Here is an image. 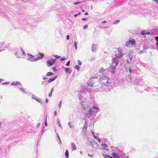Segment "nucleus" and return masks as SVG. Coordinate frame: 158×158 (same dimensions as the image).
Wrapping results in <instances>:
<instances>
[{"mask_svg": "<svg viewBox=\"0 0 158 158\" xmlns=\"http://www.w3.org/2000/svg\"><path fill=\"white\" fill-rule=\"evenodd\" d=\"M62 104V101H61L60 102H59V107L60 109L61 107V106Z\"/></svg>", "mask_w": 158, "mask_h": 158, "instance_id": "45", "label": "nucleus"}, {"mask_svg": "<svg viewBox=\"0 0 158 158\" xmlns=\"http://www.w3.org/2000/svg\"><path fill=\"white\" fill-rule=\"evenodd\" d=\"M143 47L144 48L143 49H147L148 48V46H143Z\"/></svg>", "mask_w": 158, "mask_h": 158, "instance_id": "62", "label": "nucleus"}, {"mask_svg": "<svg viewBox=\"0 0 158 158\" xmlns=\"http://www.w3.org/2000/svg\"><path fill=\"white\" fill-rule=\"evenodd\" d=\"M106 69L103 68L102 67L99 70V72L100 73H102L103 72L105 71Z\"/></svg>", "mask_w": 158, "mask_h": 158, "instance_id": "33", "label": "nucleus"}, {"mask_svg": "<svg viewBox=\"0 0 158 158\" xmlns=\"http://www.w3.org/2000/svg\"><path fill=\"white\" fill-rule=\"evenodd\" d=\"M66 39L67 40H69V36L68 35L66 36Z\"/></svg>", "mask_w": 158, "mask_h": 158, "instance_id": "59", "label": "nucleus"}, {"mask_svg": "<svg viewBox=\"0 0 158 158\" xmlns=\"http://www.w3.org/2000/svg\"><path fill=\"white\" fill-rule=\"evenodd\" d=\"M81 105L84 110H86V108L88 106L86 104V102H82L81 103Z\"/></svg>", "mask_w": 158, "mask_h": 158, "instance_id": "18", "label": "nucleus"}, {"mask_svg": "<svg viewBox=\"0 0 158 158\" xmlns=\"http://www.w3.org/2000/svg\"><path fill=\"white\" fill-rule=\"evenodd\" d=\"M87 126L84 125L82 131L84 132L85 133L86 132Z\"/></svg>", "mask_w": 158, "mask_h": 158, "instance_id": "31", "label": "nucleus"}, {"mask_svg": "<svg viewBox=\"0 0 158 158\" xmlns=\"http://www.w3.org/2000/svg\"><path fill=\"white\" fill-rule=\"evenodd\" d=\"M4 44V42L0 43V46L1 45V46H2Z\"/></svg>", "mask_w": 158, "mask_h": 158, "instance_id": "57", "label": "nucleus"}, {"mask_svg": "<svg viewBox=\"0 0 158 158\" xmlns=\"http://www.w3.org/2000/svg\"><path fill=\"white\" fill-rule=\"evenodd\" d=\"M95 60V58L94 57H93L91 58L90 61H94Z\"/></svg>", "mask_w": 158, "mask_h": 158, "instance_id": "49", "label": "nucleus"}, {"mask_svg": "<svg viewBox=\"0 0 158 158\" xmlns=\"http://www.w3.org/2000/svg\"><path fill=\"white\" fill-rule=\"evenodd\" d=\"M70 64V60L66 64V66H69Z\"/></svg>", "mask_w": 158, "mask_h": 158, "instance_id": "46", "label": "nucleus"}, {"mask_svg": "<svg viewBox=\"0 0 158 158\" xmlns=\"http://www.w3.org/2000/svg\"><path fill=\"white\" fill-rule=\"evenodd\" d=\"M98 82L99 84H101L102 85H103L108 89H110L109 86L110 85V81L108 77L103 76L101 77L99 79Z\"/></svg>", "mask_w": 158, "mask_h": 158, "instance_id": "2", "label": "nucleus"}, {"mask_svg": "<svg viewBox=\"0 0 158 158\" xmlns=\"http://www.w3.org/2000/svg\"><path fill=\"white\" fill-rule=\"evenodd\" d=\"M71 148L72 151L75 150L77 149L76 146L73 143H71Z\"/></svg>", "mask_w": 158, "mask_h": 158, "instance_id": "19", "label": "nucleus"}, {"mask_svg": "<svg viewBox=\"0 0 158 158\" xmlns=\"http://www.w3.org/2000/svg\"><path fill=\"white\" fill-rule=\"evenodd\" d=\"M140 64L143 66V67H144L145 68L147 69H150V66L149 65H148V64L144 63L142 62H140Z\"/></svg>", "mask_w": 158, "mask_h": 158, "instance_id": "15", "label": "nucleus"}, {"mask_svg": "<svg viewBox=\"0 0 158 158\" xmlns=\"http://www.w3.org/2000/svg\"><path fill=\"white\" fill-rule=\"evenodd\" d=\"M101 146L102 147V149L103 150H108V146L105 143H102L101 144Z\"/></svg>", "mask_w": 158, "mask_h": 158, "instance_id": "17", "label": "nucleus"}, {"mask_svg": "<svg viewBox=\"0 0 158 158\" xmlns=\"http://www.w3.org/2000/svg\"><path fill=\"white\" fill-rule=\"evenodd\" d=\"M123 53H122V49L119 48L115 53V56L118 58H121L123 56Z\"/></svg>", "mask_w": 158, "mask_h": 158, "instance_id": "7", "label": "nucleus"}, {"mask_svg": "<svg viewBox=\"0 0 158 158\" xmlns=\"http://www.w3.org/2000/svg\"><path fill=\"white\" fill-rule=\"evenodd\" d=\"M116 66L111 65L110 68V71L112 74H114L115 73V69Z\"/></svg>", "mask_w": 158, "mask_h": 158, "instance_id": "14", "label": "nucleus"}, {"mask_svg": "<svg viewBox=\"0 0 158 158\" xmlns=\"http://www.w3.org/2000/svg\"><path fill=\"white\" fill-rule=\"evenodd\" d=\"M57 76H56L50 79L48 81V83H50L54 81L57 78Z\"/></svg>", "mask_w": 158, "mask_h": 158, "instance_id": "24", "label": "nucleus"}, {"mask_svg": "<svg viewBox=\"0 0 158 158\" xmlns=\"http://www.w3.org/2000/svg\"><path fill=\"white\" fill-rule=\"evenodd\" d=\"M156 89V87L152 88V87L147 86L146 88L144 89V90L148 92H154V90Z\"/></svg>", "mask_w": 158, "mask_h": 158, "instance_id": "10", "label": "nucleus"}, {"mask_svg": "<svg viewBox=\"0 0 158 158\" xmlns=\"http://www.w3.org/2000/svg\"><path fill=\"white\" fill-rule=\"evenodd\" d=\"M53 74V73L51 72H48L47 73L46 75V76L47 77H49L51 76Z\"/></svg>", "mask_w": 158, "mask_h": 158, "instance_id": "28", "label": "nucleus"}, {"mask_svg": "<svg viewBox=\"0 0 158 158\" xmlns=\"http://www.w3.org/2000/svg\"><path fill=\"white\" fill-rule=\"evenodd\" d=\"M14 54L17 58L18 59L21 58V57L18 55V52H15L14 53Z\"/></svg>", "mask_w": 158, "mask_h": 158, "instance_id": "34", "label": "nucleus"}, {"mask_svg": "<svg viewBox=\"0 0 158 158\" xmlns=\"http://www.w3.org/2000/svg\"><path fill=\"white\" fill-rule=\"evenodd\" d=\"M52 70L54 71H57V69H56V67L53 66L52 67Z\"/></svg>", "mask_w": 158, "mask_h": 158, "instance_id": "40", "label": "nucleus"}, {"mask_svg": "<svg viewBox=\"0 0 158 158\" xmlns=\"http://www.w3.org/2000/svg\"><path fill=\"white\" fill-rule=\"evenodd\" d=\"M69 126V127L70 128H72V126L71 125V123H70V122H69V123H68V124Z\"/></svg>", "mask_w": 158, "mask_h": 158, "instance_id": "55", "label": "nucleus"}, {"mask_svg": "<svg viewBox=\"0 0 158 158\" xmlns=\"http://www.w3.org/2000/svg\"><path fill=\"white\" fill-rule=\"evenodd\" d=\"M88 27V25H85L83 27V28L84 29H85L86 28H87Z\"/></svg>", "mask_w": 158, "mask_h": 158, "instance_id": "47", "label": "nucleus"}, {"mask_svg": "<svg viewBox=\"0 0 158 158\" xmlns=\"http://www.w3.org/2000/svg\"><path fill=\"white\" fill-rule=\"evenodd\" d=\"M153 1L156 2L157 4H158V0H152Z\"/></svg>", "mask_w": 158, "mask_h": 158, "instance_id": "61", "label": "nucleus"}, {"mask_svg": "<svg viewBox=\"0 0 158 158\" xmlns=\"http://www.w3.org/2000/svg\"><path fill=\"white\" fill-rule=\"evenodd\" d=\"M135 44V39H132L131 40L127 42L126 43V45L127 46H131L134 45Z\"/></svg>", "mask_w": 158, "mask_h": 158, "instance_id": "8", "label": "nucleus"}, {"mask_svg": "<svg viewBox=\"0 0 158 158\" xmlns=\"http://www.w3.org/2000/svg\"><path fill=\"white\" fill-rule=\"evenodd\" d=\"M74 46L75 47V48L76 49H77V43L75 41L74 42Z\"/></svg>", "mask_w": 158, "mask_h": 158, "instance_id": "43", "label": "nucleus"}, {"mask_svg": "<svg viewBox=\"0 0 158 158\" xmlns=\"http://www.w3.org/2000/svg\"><path fill=\"white\" fill-rule=\"evenodd\" d=\"M113 62L111 65L117 66L118 64V60L116 58H114L112 59Z\"/></svg>", "mask_w": 158, "mask_h": 158, "instance_id": "12", "label": "nucleus"}, {"mask_svg": "<svg viewBox=\"0 0 158 158\" xmlns=\"http://www.w3.org/2000/svg\"><path fill=\"white\" fill-rule=\"evenodd\" d=\"M36 97L34 95H33L32 97V98L34 99H35H35H36Z\"/></svg>", "mask_w": 158, "mask_h": 158, "instance_id": "51", "label": "nucleus"}, {"mask_svg": "<svg viewBox=\"0 0 158 158\" xmlns=\"http://www.w3.org/2000/svg\"><path fill=\"white\" fill-rule=\"evenodd\" d=\"M56 135H57V137L58 139L59 140H60L59 143L60 144L61 143V140H60V138L59 136V135L57 133H56Z\"/></svg>", "mask_w": 158, "mask_h": 158, "instance_id": "42", "label": "nucleus"}, {"mask_svg": "<svg viewBox=\"0 0 158 158\" xmlns=\"http://www.w3.org/2000/svg\"><path fill=\"white\" fill-rule=\"evenodd\" d=\"M116 152L117 153L118 156L119 158H122L123 157V156L125 154L122 151L120 150H118Z\"/></svg>", "mask_w": 158, "mask_h": 158, "instance_id": "11", "label": "nucleus"}, {"mask_svg": "<svg viewBox=\"0 0 158 158\" xmlns=\"http://www.w3.org/2000/svg\"><path fill=\"white\" fill-rule=\"evenodd\" d=\"M10 85H14V86L16 85H21V83L17 81H15L14 82H13L11 83Z\"/></svg>", "mask_w": 158, "mask_h": 158, "instance_id": "20", "label": "nucleus"}, {"mask_svg": "<svg viewBox=\"0 0 158 158\" xmlns=\"http://www.w3.org/2000/svg\"><path fill=\"white\" fill-rule=\"evenodd\" d=\"M44 89L43 90V91L45 93L46 92L47 90V89L46 88V87H44Z\"/></svg>", "mask_w": 158, "mask_h": 158, "instance_id": "50", "label": "nucleus"}, {"mask_svg": "<svg viewBox=\"0 0 158 158\" xmlns=\"http://www.w3.org/2000/svg\"><path fill=\"white\" fill-rule=\"evenodd\" d=\"M133 52L132 51H130L128 53V56L130 60L131 61V60L133 56Z\"/></svg>", "mask_w": 158, "mask_h": 158, "instance_id": "16", "label": "nucleus"}, {"mask_svg": "<svg viewBox=\"0 0 158 158\" xmlns=\"http://www.w3.org/2000/svg\"><path fill=\"white\" fill-rule=\"evenodd\" d=\"M43 77V79L44 80H46V79H48V78H47V77H45V76H43V77Z\"/></svg>", "mask_w": 158, "mask_h": 158, "instance_id": "54", "label": "nucleus"}, {"mask_svg": "<svg viewBox=\"0 0 158 158\" xmlns=\"http://www.w3.org/2000/svg\"><path fill=\"white\" fill-rule=\"evenodd\" d=\"M82 2H75L74 3V4L75 5H77L78 4H79L81 3Z\"/></svg>", "mask_w": 158, "mask_h": 158, "instance_id": "53", "label": "nucleus"}, {"mask_svg": "<svg viewBox=\"0 0 158 158\" xmlns=\"http://www.w3.org/2000/svg\"><path fill=\"white\" fill-rule=\"evenodd\" d=\"M81 12H79L77 14H75L74 15V16L75 17H77L78 15H80L81 14Z\"/></svg>", "mask_w": 158, "mask_h": 158, "instance_id": "63", "label": "nucleus"}, {"mask_svg": "<svg viewBox=\"0 0 158 158\" xmlns=\"http://www.w3.org/2000/svg\"><path fill=\"white\" fill-rule=\"evenodd\" d=\"M45 125L46 126H47L48 125L47 122V118H46V121H45Z\"/></svg>", "mask_w": 158, "mask_h": 158, "instance_id": "60", "label": "nucleus"}, {"mask_svg": "<svg viewBox=\"0 0 158 158\" xmlns=\"http://www.w3.org/2000/svg\"><path fill=\"white\" fill-rule=\"evenodd\" d=\"M98 80L97 77H93L92 78L90 79L89 80L88 83L89 86L91 87L94 86V85L95 84L96 82L98 83Z\"/></svg>", "mask_w": 158, "mask_h": 158, "instance_id": "6", "label": "nucleus"}, {"mask_svg": "<svg viewBox=\"0 0 158 158\" xmlns=\"http://www.w3.org/2000/svg\"><path fill=\"white\" fill-rule=\"evenodd\" d=\"M102 156L105 158H113L111 156L105 154H103Z\"/></svg>", "mask_w": 158, "mask_h": 158, "instance_id": "30", "label": "nucleus"}, {"mask_svg": "<svg viewBox=\"0 0 158 158\" xmlns=\"http://www.w3.org/2000/svg\"><path fill=\"white\" fill-rule=\"evenodd\" d=\"M92 145L94 149V148H96L98 147V145L96 142L95 141H93L92 143Z\"/></svg>", "mask_w": 158, "mask_h": 158, "instance_id": "22", "label": "nucleus"}, {"mask_svg": "<svg viewBox=\"0 0 158 158\" xmlns=\"http://www.w3.org/2000/svg\"><path fill=\"white\" fill-rule=\"evenodd\" d=\"M52 93L50 92V93H49L48 94V96L49 97H51L52 95Z\"/></svg>", "mask_w": 158, "mask_h": 158, "instance_id": "64", "label": "nucleus"}, {"mask_svg": "<svg viewBox=\"0 0 158 158\" xmlns=\"http://www.w3.org/2000/svg\"><path fill=\"white\" fill-rule=\"evenodd\" d=\"M78 98L80 99H81L82 96H81V94H78Z\"/></svg>", "mask_w": 158, "mask_h": 158, "instance_id": "48", "label": "nucleus"}, {"mask_svg": "<svg viewBox=\"0 0 158 158\" xmlns=\"http://www.w3.org/2000/svg\"><path fill=\"white\" fill-rule=\"evenodd\" d=\"M20 49L21 50V51L23 55H24V56H26V54L25 53L24 50L21 47H20Z\"/></svg>", "mask_w": 158, "mask_h": 158, "instance_id": "32", "label": "nucleus"}, {"mask_svg": "<svg viewBox=\"0 0 158 158\" xmlns=\"http://www.w3.org/2000/svg\"><path fill=\"white\" fill-rule=\"evenodd\" d=\"M38 54H39V55L40 56H38L36 58H33V57H34V56L31 54L28 53L27 54V55L28 56H30L29 58H28V60L31 62H35L37 60L43 58L44 55L43 53L40 52H39Z\"/></svg>", "mask_w": 158, "mask_h": 158, "instance_id": "4", "label": "nucleus"}, {"mask_svg": "<svg viewBox=\"0 0 158 158\" xmlns=\"http://www.w3.org/2000/svg\"><path fill=\"white\" fill-rule=\"evenodd\" d=\"M127 63L126 65V70L130 74L128 77L130 81L136 85L143 86L144 84L143 83V80L141 77H139V75L140 73V69L136 67L135 68L132 64L127 60Z\"/></svg>", "mask_w": 158, "mask_h": 158, "instance_id": "1", "label": "nucleus"}, {"mask_svg": "<svg viewBox=\"0 0 158 158\" xmlns=\"http://www.w3.org/2000/svg\"><path fill=\"white\" fill-rule=\"evenodd\" d=\"M141 35H150V32H146V31L145 30L142 31L141 32Z\"/></svg>", "mask_w": 158, "mask_h": 158, "instance_id": "23", "label": "nucleus"}, {"mask_svg": "<svg viewBox=\"0 0 158 158\" xmlns=\"http://www.w3.org/2000/svg\"><path fill=\"white\" fill-rule=\"evenodd\" d=\"M97 49H98L97 45L95 44H93L92 45V47H91L92 51L94 52H96V51L97 50Z\"/></svg>", "mask_w": 158, "mask_h": 158, "instance_id": "13", "label": "nucleus"}, {"mask_svg": "<svg viewBox=\"0 0 158 158\" xmlns=\"http://www.w3.org/2000/svg\"><path fill=\"white\" fill-rule=\"evenodd\" d=\"M44 126H43L42 128V129L41 131V135H42V134H43L45 130H44Z\"/></svg>", "mask_w": 158, "mask_h": 158, "instance_id": "36", "label": "nucleus"}, {"mask_svg": "<svg viewBox=\"0 0 158 158\" xmlns=\"http://www.w3.org/2000/svg\"><path fill=\"white\" fill-rule=\"evenodd\" d=\"M54 56L56 58H60V57H61L60 56H58V55H54Z\"/></svg>", "mask_w": 158, "mask_h": 158, "instance_id": "44", "label": "nucleus"}, {"mask_svg": "<svg viewBox=\"0 0 158 158\" xmlns=\"http://www.w3.org/2000/svg\"><path fill=\"white\" fill-rule=\"evenodd\" d=\"M65 156L67 158H69V151L68 150H66L65 152Z\"/></svg>", "mask_w": 158, "mask_h": 158, "instance_id": "29", "label": "nucleus"}, {"mask_svg": "<svg viewBox=\"0 0 158 158\" xmlns=\"http://www.w3.org/2000/svg\"><path fill=\"white\" fill-rule=\"evenodd\" d=\"M19 88L20 91L22 92L23 93L25 94H27V92L23 87L20 86Z\"/></svg>", "mask_w": 158, "mask_h": 158, "instance_id": "25", "label": "nucleus"}, {"mask_svg": "<svg viewBox=\"0 0 158 158\" xmlns=\"http://www.w3.org/2000/svg\"><path fill=\"white\" fill-rule=\"evenodd\" d=\"M155 39L156 41V44L157 47L158 48V36L155 37Z\"/></svg>", "mask_w": 158, "mask_h": 158, "instance_id": "35", "label": "nucleus"}, {"mask_svg": "<svg viewBox=\"0 0 158 158\" xmlns=\"http://www.w3.org/2000/svg\"><path fill=\"white\" fill-rule=\"evenodd\" d=\"M112 156L114 158H119L118 156L117 153L116 152L113 153L112 154Z\"/></svg>", "mask_w": 158, "mask_h": 158, "instance_id": "27", "label": "nucleus"}, {"mask_svg": "<svg viewBox=\"0 0 158 158\" xmlns=\"http://www.w3.org/2000/svg\"><path fill=\"white\" fill-rule=\"evenodd\" d=\"M94 89L96 91L103 92L105 91L108 90L106 87L104 86L103 85H102L101 84H100L98 85H94Z\"/></svg>", "mask_w": 158, "mask_h": 158, "instance_id": "5", "label": "nucleus"}, {"mask_svg": "<svg viewBox=\"0 0 158 158\" xmlns=\"http://www.w3.org/2000/svg\"><path fill=\"white\" fill-rule=\"evenodd\" d=\"M97 139V140H98V141L99 142H100H100H101V139H100V138H98Z\"/></svg>", "mask_w": 158, "mask_h": 158, "instance_id": "58", "label": "nucleus"}, {"mask_svg": "<svg viewBox=\"0 0 158 158\" xmlns=\"http://www.w3.org/2000/svg\"><path fill=\"white\" fill-rule=\"evenodd\" d=\"M48 83V82H47L46 81H43L42 82L41 85L44 86V87H46V86Z\"/></svg>", "mask_w": 158, "mask_h": 158, "instance_id": "26", "label": "nucleus"}, {"mask_svg": "<svg viewBox=\"0 0 158 158\" xmlns=\"http://www.w3.org/2000/svg\"><path fill=\"white\" fill-rule=\"evenodd\" d=\"M75 68L76 69H77V70H79L80 69V67L78 65H76L75 66Z\"/></svg>", "mask_w": 158, "mask_h": 158, "instance_id": "37", "label": "nucleus"}, {"mask_svg": "<svg viewBox=\"0 0 158 158\" xmlns=\"http://www.w3.org/2000/svg\"><path fill=\"white\" fill-rule=\"evenodd\" d=\"M56 60V59H51L48 60L47 62V63L49 65L48 66L49 67L53 65Z\"/></svg>", "mask_w": 158, "mask_h": 158, "instance_id": "9", "label": "nucleus"}, {"mask_svg": "<svg viewBox=\"0 0 158 158\" xmlns=\"http://www.w3.org/2000/svg\"><path fill=\"white\" fill-rule=\"evenodd\" d=\"M81 64H82L81 62V61H80V60H78V64H79L80 65H81Z\"/></svg>", "mask_w": 158, "mask_h": 158, "instance_id": "56", "label": "nucleus"}, {"mask_svg": "<svg viewBox=\"0 0 158 158\" xmlns=\"http://www.w3.org/2000/svg\"><path fill=\"white\" fill-rule=\"evenodd\" d=\"M98 108L96 106H94L93 108H91L88 111L85 112V115L88 118H90L91 116L94 115L95 114L99 111Z\"/></svg>", "mask_w": 158, "mask_h": 158, "instance_id": "3", "label": "nucleus"}, {"mask_svg": "<svg viewBox=\"0 0 158 158\" xmlns=\"http://www.w3.org/2000/svg\"><path fill=\"white\" fill-rule=\"evenodd\" d=\"M66 59V58L64 57H62L60 59V60L61 61H63Z\"/></svg>", "mask_w": 158, "mask_h": 158, "instance_id": "38", "label": "nucleus"}, {"mask_svg": "<svg viewBox=\"0 0 158 158\" xmlns=\"http://www.w3.org/2000/svg\"><path fill=\"white\" fill-rule=\"evenodd\" d=\"M35 100H36L38 102H40V103H41V102H42V101L40 99L36 98V99H35Z\"/></svg>", "mask_w": 158, "mask_h": 158, "instance_id": "41", "label": "nucleus"}, {"mask_svg": "<svg viewBox=\"0 0 158 158\" xmlns=\"http://www.w3.org/2000/svg\"><path fill=\"white\" fill-rule=\"evenodd\" d=\"M65 71L67 74H70L72 71L71 69L69 68H64Z\"/></svg>", "mask_w": 158, "mask_h": 158, "instance_id": "21", "label": "nucleus"}, {"mask_svg": "<svg viewBox=\"0 0 158 158\" xmlns=\"http://www.w3.org/2000/svg\"><path fill=\"white\" fill-rule=\"evenodd\" d=\"M9 83V82H5L4 83H2V85H7V84H8Z\"/></svg>", "mask_w": 158, "mask_h": 158, "instance_id": "52", "label": "nucleus"}, {"mask_svg": "<svg viewBox=\"0 0 158 158\" xmlns=\"http://www.w3.org/2000/svg\"><path fill=\"white\" fill-rule=\"evenodd\" d=\"M120 22V21L119 20H117L116 21H115L114 23V24H117L119 22Z\"/></svg>", "mask_w": 158, "mask_h": 158, "instance_id": "39", "label": "nucleus"}]
</instances>
